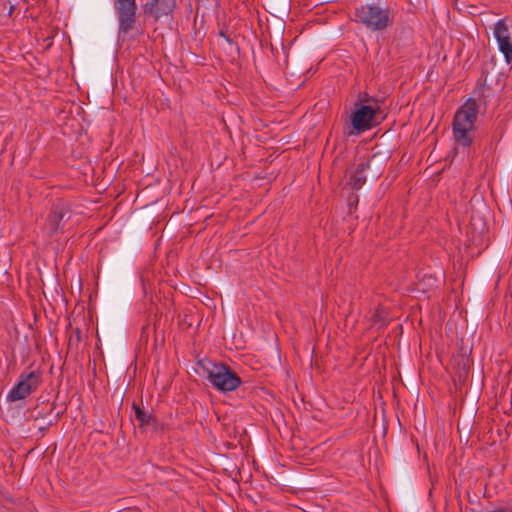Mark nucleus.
Wrapping results in <instances>:
<instances>
[{"mask_svg": "<svg viewBox=\"0 0 512 512\" xmlns=\"http://www.w3.org/2000/svg\"><path fill=\"white\" fill-rule=\"evenodd\" d=\"M493 36L507 64L512 63V36L506 19L498 20L493 28Z\"/></svg>", "mask_w": 512, "mask_h": 512, "instance_id": "423d86ee", "label": "nucleus"}, {"mask_svg": "<svg viewBox=\"0 0 512 512\" xmlns=\"http://www.w3.org/2000/svg\"><path fill=\"white\" fill-rule=\"evenodd\" d=\"M366 181L365 165L361 163L349 177V185L355 189H360Z\"/></svg>", "mask_w": 512, "mask_h": 512, "instance_id": "9b49d317", "label": "nucleus"}, {"mask_svg": "<svg viewBox=\"0 0 512 512\" xmlns=\"http://www.w3.org/2000/svg\"><path fill=\"white\" fill-rule=\"evenodd\" d=\"M175 8V0H150L144 5V12L159 19L171 16Z\"/></svg>", "mask_w": 512, "mask_h": 512, "instance_id": "6e6552de", "label": "nucleus"}, {"mask_svg": "<svg viewBox=\"0 0 512 512\" xmlns=\"http://www.w3.org/2000/svg\"><path fill=\"white\" fill-rule=\"evenodd\" d=\"M41 382L42 372L40 370L22 373L17 383L7 393V402L13 403L27 398L32 392L38 389Z\"/></svg>", "mask_w": 512, "mask_h": 512, "instance_id": "20e7f679", "label": "nucleus"}, {"mask_svg": "<svg viewBox=\"0 0 512 512\" xmlns=\"http://www.w3.org/2000/svg\"><path fill=\"white\" fill-rule=\"evenodd\" d=\"M200 366L207 381L219 392H232L241 385L240 377L224 364L203 361Z\"/></svg>", "mask_w": 512, "mask_h": 512, "instance_id": "f03ea898", "label": "nucleus"}, {"mask_svg": "<svg viewBox=\"0 0 512 512\" xmlns=\"http://www.w3.org/2000/svg\"><path fill=\"white\" fill-rule=\"evenodd\" d=\"M438 286V279L432 274H424L422 279L418 281V292L423 294L424 299H428L435 292Z\"/></svg>", "mask_w": 512, "mask_h": 512, "instance_id": "9d476101", "label": "nucleus"}, {"mask_svg": "<svg viewBox=\"0 0 512 512\" xmlns=\"http://www.w3.org/2000/svg\"><path fill=\"white\" fill-rule=\"evenodd\" d=\"M67 213L62 204H57L53 207L51 213L47 218V230L50 233L58 232L61 229V223L64 221Z\"/></svg>", "mask_w": 512, "mask_h": 512, "instance_id": "1a4fd4ad", "label": "nucleus"}, {"mask_svg": "<svg viewBox=\"0 0 512 512\" xmlns=\"http://www.w3.org/2000/svg\"><path fill=\"white\" fill-rule=\"evenodd\" d=\"M373 318H374L375 324H378L379 326H383L388 321V313L384 307H380L375 312Z\"/></svg>", "mask_w": 512, "mask_h": 512, "instance_id": "f8f14e48", "label": "nucleus"}, {"mask_svg": "<svg viewBox=\"0 0 512 512\" xmlns=\"http://www.w3.org/2000/svg\"><path fill=\"white\" fill-rule=\"evenodd\" d=\"M355 18L357 22L374 31L386 28L391 22L389 9L373 3L358 7Z\"/></svg>", "mask_w": 512, "mask_h": 512, "instance_id": "7ed1b4c3", "label": "nucleus"}, {"mask_svg": "<svg viewBox=\"0 0 512 512\" xmlns=\"http://www.w3.org/2000/svg\"><path fill=\"white\" fill-rule=\"evenodd\" d=\"M114 9L118 19V33L125 35L136 22V0H114Z\"/></svg>", "mask_w": 512, "mask_h": 512, "instance_id": "39448f33", "label": "nucleus"}, {"mask_svg": "<svg viewBox=\"0 0 512 512\" xmlns=\"http://www.w3.org/2000/svg\"><path fill=\"white\" fill-rule=\"evenodd\" d=\"M479 106L475 99H467L455 112L452 131L457 146L469 148L475 139V123Z\"/></svg>", "mask_w": 512, "mask_h": 512, "instance_id": "f257e3e1", "label": "nucleus"}, {"mask_svg": "<svg viewBox=\"0 0 512 512\" xmlns=\"http://www.w3.org/2000/svg\"><path fill=\"white\" fill-rule=\"evenodd\" d=\"M374 115L373 107L357 102L351 115V124L357 132H363L371 127Z\"/></svg>", "mask_w": 512, "mask_h": 512, "instance_id": "0eeeda50", "label": "nucleus"}, {"mask_svg": "<svg viewBox=\"0 0 512 512\" xmlns=\"http://www.w3.org/2000/svg\"><path fill=\"white\" fill-rule=\"evenodd\" d=\"M136 418L141 422V424H148L151 419V415L139 407H135Z\"/></svg>", "mask_w": 512, "mask_h": 512, "instance_id": "ddd939ff", "label": "nucleus"}]
</instances>
